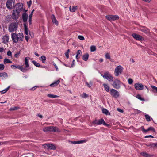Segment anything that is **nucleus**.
<instances>
[{
	"mask_svg": "<svg viewBox=\"0 0 157 157\" xmlns=\"http://www.w3.org/2000/svg\"><path fill=\"white\" fill-rule=\"evenodd\" d=\"M4 64L11 63H12V62L9 59L5 58L4 60Z\"/></svg>",
	"mask_w": 157,
	"mask_h": 157,
	"instance_id": "34",
	"label": "nucleus"
},
{
	"mask_svg": "<svg viewBox=\"0 0 157 157\" xmlns=\"http://www.w3.org/2000/svg\"><path fill=\"white\" fill-rule=\"evenodd\" d=\"M90 49L91 52H93L96 50V47L94 46H91L90 47Z\"/></svg>",
	"mask_w": 157,
	"mask_h": 157,
	"instance_id": "39",
	"label": "nucleus"
},
{
	"mask_svg": "<svg viewBox=\"0 0 157 157\" xmlns=\"http://www.w3.org/2000/svg\"><path fill=\"white\" fill-rule=\"evenodd\" d=\"M122 84V83L120 80L116 79L113 81L112 85L114 88L118 89L120 88Z\"/></svg>",
	"mask_w": 157,
	"mask_h": 157,
	"instance_id": "4",
	"label": "nucleus"
},
{
	"mask_svg": "<svg viewBox=\"0 0 157 157\" xmlns=\"http://www.w3.org/2000/svg\"><path fill=\"white\" fill-rule=\"evenodd\" d=\"M18 22L16 21L11 23L8 26V30L10 33L16 31L18 27Z\"/></svg>",
	"mask_w": 157,
	"mask_h": 157,
	"instance_id": "2",
	"label": "nucleus"
},
{
	"mask_svg": "<svg viewBox=\"0 0 157 157\" xmlns=\"http://www.w3.org/2000/svg\"><path fill=\"white\" fill-rule=\"evenodd\" d=\"M133 79L131 78H129L128 79V83L129 84H132L133 82Z\"/></svg>",
	"mask_w": 157,
	"mask_h": 157,
	"instance_id": "48",
	"label": "nucleus"
},
{
	"mask_svg": "<svg viewBox=\"0 0 157 157\" xmlns=\"http://www.w3.org/2000/svg\"><path fill=\"white\" fill-rule=\"evenodd\" d=\"M18 14L19 13H17V14L16 15L15 13L13 12L12 13V18L13 19L15 20H17L18 18Z\"/></svg>",
	"mask_w": 157,
	"mask_h": 157,
	"instance_id": "29",
	"label": "nucleus"
},
{
	"mask_svg": "<svg viewBox=\"0 0 157 157\" xmlns=\"http://www.w3.org/2000/svg\"><path fill=\"white\" fill-rule=\"evenodd\" d=\"M32 63L34 64V65L36 67H40V64L36 62L34 60H33L32 61Z\"/></svg>",
	"mask_w": 157,
	"mask_h": 157,
	"instance_id": "37",
	"label": "nucleus"
},
{
	"mask_svg": "<svg viewBox=\"0 0 157 157\" xmlns=\"http://www.w3.org/2000/svg\"><path fill=\"white\" fill-rule=\"evenodd\" d=\"M71 143L73 144H78V141H71Z\"/></svg>",
	"mask_w": 157,
	"mask_h": 157,
	"instance_id": "59",
	"label": "nucleus"
},
{
	"mask_svg": "<svg viewBox=\"0 0 157 157\" xmlns=\"http://www.w3.org/2000/svg\"><path fill=\"white\" fill-rule=\"evenodd\" d=\"M46 59V57L45 56H42L41 57L40 59L43 63H44Z\"/></svg>",
	"mask_w": 157,
	"mask_h": 157,
	"instance_id": "36",
	"label": "nucleus"
},
{
	"mask_svg": "<svg viewBox=\"0 0 157 157\" xmlns=\"http://www.w3.org/2000/svg\"><path fill=\"white\" fill-rule=\"evenodd\" d=\"M132 36L135 39L139 41L143 40L144 39V38L140 35L135 33H133Z\"/></svg>",
	"mask_w": 157,
	"mask_h": 157,
	"instance_id": "12",
	"label": "nucleus"
},
{
	"mask_svg": "<svg viewBox=\"0 0 157 157\" xmlns=\"http://www.w3.org/2000/svg\"><path fill=\"white\" fill-rule=\"evenodd\" d=\"M53 63L54 66H55V67L56 68V70H58V68L57 66H56V64L54 62H53Z\"/></svg>",
	"mask_w": 157,
	"mask_h": 157,
	"instance_id": "54",
	"label": "nucleus"
},
{
	"mask_svg": "<svg viewBox=\"0 0 157 157\" xmlns=\"http://www.w3.org/2000/svg\"><path fill=\"white\" fill-rule=\"evenodd\" d=\"M38 87V86H34L32 88L31 90H34L35 89H36Z\"/></svg>",
	"mask_w": 157,
	"mask_h": 157,
	"instance_id": "56",
	"label": "nucleus"
},
{
	"mask_svg": "<svg viewBox=\"0 0 157 157\" xmlns=\"http://www.w3.org/2000/svg\"><path fill=\"white\" fill-rule=\"evenodd\" d=\"M105 90L107 92H109V87L108 85L104 83L103 84Z\"/></svg>",
	"mask_w": 157,
	"mask_h": 157,
	"instance_id": "28",
	"label": "nucleus"
},
{
	"mask_svg": "<svg viewBox=\"0 0 157 157\" xmlns=\"http://www.w3.org/2000/svg\"><path fill=\"white\" fill-rule=\"evenodd\" d=\"M140 30L146 34L150 32L149 29L145 27H143L141 28L140 29Z\"/></svg>",
	"mask_w": 157,
	"mask_h": 157,
	"instance_id": "23",
	"label": "nucleus"
},
{
	"mask_svg": "<svg viewBox=\"0 0 157 157\" xmlns=\"http://www.w3.org/2000/svg\"><path fill=\"white\" fill-rule=\"evenodd\" d=\"M22 18L24 22H27L28 19L27 14L25 13H24L22 15Z\"/></svg>",
	"mask_w": 157,
	"mask_h": 157,
	"instance_id": "21",
	"label": "nucleus"
},
{
	"mask_svg": "<svg viewBox=\"0 0 157 157\" xmlns=\"http://www.w3.org/2000/svg\"><path fill=\"white\" fill-rule=\"evenodd\" d=\"M8 75L7 73L5 72L0 73V77L2 78L4 77H8Z\"/></svg>",
	"mask_w": 157,
	"mask_h": 157,
	"instance_id": "32",
	"label": "nucleus"
},
{
	"mask_svg": "<svg viewBox=\"0 0 157 157\" xmlns=\"http://www.w3.org/2000/svg\"><path fill=\"white\" fill-rule=\"evenodd\" d=\"M93 123L94 125H98L103 124L104 125L108 126V124L105 123L103 119L98 120H96L93 121Z\"/></svg>",
	"mask_w": 157,
	"mask_h": 157,
	"instance_id": "7",
	"label": "nucleus"
},
{
	"mask_svg": "<svg viewBox=\"0 0 157 157\" xmlns=\"http://www.w3.org/2000/svg\"><path fill=\"white\" fill-rule=\"evenodd\" d=\"M117 110L118 111H119L121 113H123V110H122L119 108H117Z\"/></svg>",
	"mask_w": 157,
	"mask_h": 157,
	"instance_id": "57",
	"label": "nucleus"
},
{
	"mask_svg": "<svg viewBox=\"0 0 157 157\" xmlns=\"http://www.w3.org/2000/svg\"><path fill=\"white\" fill-rule=\"evenodd\" d=\"M89 55L88 53H86L84 54L82 57V59L85 61H86L88 59Z\"/></svg>",
	"mask_w": 157,
	"mask_h": 157,
	"instance_id": "25",
	"label": "nucleus"
},
{
	"mask_svg": "<svg viewBox=\"0 0 157 157\" xmlns=\"http://www.w3.org/2000/svg\"><path fill=\"white\" fill-rule=\"evenodd\" d=\"M37 116L41 118H42L43 117L42 115L39 114H38Z\"/></svg>",
	"mask_w": 157,
	"mask_h": 157,
	"instance_id": "61",
	"label": "nucleus"
},
{
	"mask_svg": "<svg viewBox=\"0 0 157 157\" xmlns=\"http://www.w3.org/2000/svg\"><path fill=\"white\" fill-rule=\"evenodd\" d=\"M151 86L153 92L157 93V87L153 85H151Z\"/></svg>",
	"mask_w": 157,
	"mask_h": 157,
	"instance_id": "38",
	"label": "nucleus"
},
{
	"mask_svg": "<svg viewBox=\"0 0 157 157\" xmlns=\"http://www.w3.org/2000/svg\"><path fill=\"white\" fill-rule=\"evenodd\" d=\"M60 80H58L54 81L53 83L50 85V86L51 87H54L56 86L60 83Z\"/></svg>",
	"mask_w": 157,
	"mask_h": 157,
	"instance_id": "22",
	"label": "nucleus"
},
{
	"mask_svg": "<svg viewBox=\"0 0 157 157\" xmlns=\"http://www.w3.org/2000/svg\"><path fill=\"white\" fill-rule=\"evenodd\" d=\"M10 88V86L6 88L5 89L2 90L1 92L2 94H4L6 92V91L9 90Z\"/></svg>",
	"mask_w": 157,
	"mask_h": 157,
	"instance_id": "47",
	"label": "nucleus"
},
{
	"mask_svg": "<svg viewBox=\"0 0 157 157\" xmlns=\"http://www.w3.org/2000/svg\"><path fill=\"white\" fill-rule=\"evenodd\" d=\"M4 51V49L2 48H0V52H2Z\"/></svg>",
	"mask_w": 157,
	"mask_h": 157,
	"instance_id": "62",
	"label": "nucleus"
},
{
	"mask_svg": "<svg viewBox=\"0 0 157 157\" xmlns=\"http://www.w3.org/2000/svg\"><path fill=\"white\" fill-rule=\"evenodd\" d=\"M11 67L12 69H18L23 72H25L28 70L27 69L24 68L22 66H20L19 65L16 66L14 65H11Z\"/></svg>",
	"mask_w": 157,
	"mask_h": 157,
	"instance_id": "9",
	"label": "nucleus"
},
{
	"mask_svg": "<svg viewBox=\"0 0 157 157\" xmlns=\"http://www.w3.org/2000/svg\"><path fill=\"white\" fill-rule=\"evenodd\" d=\"M51 17L52 22L54 23L55 25H57L58 24V21L56 19L54 15V14H52L51 15Z\"/></svg>",
	"mask_w": 157,
	"mask_h": 157,
	"instance_id": "20",
	"label": "nucleus"
},
{
	"mask_svg": "<svg viewBox=\"0 0 157 157\" xmlns=\"http://www.w3.org/2000/svg\"><path fill=\"white\" fill-rule=\"evenodd\" d=\"M106 18L109 20L114 21L119 18V17L117 15H109L106 16Z\"/></svg>",
	"mask_w": 157,
	"mask_h": 157,
	"instance_id": "10",
	"label": "nucleus"
},
{
	"mask_svg": "<svg viewBox=\"0 0 157 157\" xmlns=\"http://www.w3.org/2000/svg\"><path fill=\"white\" fill-rule=\"evenodd\" d=\"M7 55L9 56H12V52L10 51H9L7 52Z\"/></svg>",
	"mask_w": 157,
	"mask_h": 157,
	"instance_id": "52",
	"label": "nucleus"
},
{
	"mask_svg": "<svg viewBox=\"0 0 157 157\" xmlns=\"http://www.w3.org/2000/svg\"><path fill=\"white\" fill-rule=\"evenodd\" d=\"M34 54L36 56H39V55L37 53V52H35Z\"/></svg>",
	"mask_w": 157,
	"mask_h": 157,
	"instance_id": "64",
	"label": "nucleus"
},
{
	"mask_svg": "<svg viewBox=\"0 0 157 157\" xmlns=\"http://www.w3.org/2000/svg\"><path fill=\"white\" fill-rule=\"evenodd\" d=\"M105 57L107 59H110V55L108 53H107L105 54Z\"/></svg>",
	"mask_w": 157,
	"mask_h": 157,
	"instance_id": "45",
	"label": "nucleus"
},
{
	"mask_svg": "<svg viewBox=\"0 0 157 157\" xmlns=\"http://www.w3.org/2000/svg\"><path fill=\"white\" fill-rule=\"evenodd\" d=\"M82 51L80 50H78L77 52V54L76 56V58L77 60H78L81 56Z\"/></svg>",
	"mask_w": 157,
	"mask_h": 157,
	"instance_id": "24",
	"label": "nucleus"
},
{
	"mask_svg": "<svg viewBox=\"0 0 157 157\" xmlns=\"http://www.w3.org/2000/svg\"><path fill=\"white\" fill-rule=\"evenodd\" d=\"M32 2L31 0H30L29 2H27V4L29 8L30 6L32 4Z\"/></svg>",
	"mask_w": 157,
	"mask_h": 157,
	"instance_id": "53",
	"label": "nucleus"
},
{
	"mask_svg": "<svg viewBox=\"0 0 157 157\" xmlns=\"http://www.w3.org/2000/svg\"><path fill=\"white\" fill-rule=\"evenodd\" d=\"M148 137H151V138H153L154 137L152 136L151 135L147 136L145 137V138H148Z\"/></svg>",
	"mask_w": 157,
	"mask_h": 157,
	"instance_id": "55",
	"label": "nucleus"
},
{
	"mask_svg": "<svg viewBox=\"0 0 157 157\" xmlns=\"http://www.w3.org/2000/svg\"><path fill=\"white\" fill-rule=\"evenodd\" d=\"M144 133L152 132L155 133V130L154 128H148L147 129H145L144 128H142L141 130Z\"/></svg>",
	"mask_w": 157,
	"mask_h": 157,
	"instance_id": "11",
	"label": "nucleus"
},
{
	"mask_svg": "<svg viewBox=\"0 0 157 157\" xmlns=\"http://www.w3.org/2000/svg\"><path fill=\"white\" fill-rule=\"evenodd\" d=\"M80 96L83 98H86L89 97L88 95L86 93H84L83 94L81 95Z\"/></svg>",
	"mask_w": 157,
	"mask_h": 157,
	"instance_id": "42",
	"label": "nucleus"
},
{
	"mask_svg": "<svg viewBox=\"0 0 157 157\" xmlns=\"http://www.w3.org/2000/svg\"><path fill=\"white\" fill-rule=\"evenodd\" d=\"M110 94L112 96L115 98H117L119 96V92L116 90L112 89L110 91Z\"/></svg>",
	"mask_w": 157,
	"mask_h": 157,
	"instance_id": "8",
	"label": "nucleus"
},
{
	"mask_svg": "<svg viewBox=\"0 0 157 157\" xmlns=\"http://www.w3.org/2000/svg\"><path fill=\"white\" fill-rule=\"evenodd\" d=\"M145 144L148 147H150L151 148H154L155 147H157V143H153L152 142H150L147 144Z\"/></svg>",
	"mask_w": 157,
	"mask_h": 157,
	"instance_id": "15",
	"label": "nucleus"
},
{
	"mask_svg": "<svg viewBox=\"0 0 157 157\" xmlns=\"http://www.w3.org/2000/svg\"><path fill=\"white\" fill-rule=\"evenodd\" d=\"M18 107H11L10 108V111H14L18 109Z\"/></svg>",
	"mask_w": 157,
	"mask_h": 157,
	"instance_id": "44",
	"label": "nucleus"
},
{
	"mask_svg": "<svg viewBox=\"0 0 157 157\" xmlns=\"http://www.w3.org/2000/svg\"><path fill=\"white\" fill-rule=\"evenodd\" d=\"M141 155L144 157H150L151 155L146 152H142L141 153Z\"/></svg>",
	"mask_w": 157,
	"mask_h": 157,
	"instance_id": "31",
	"label": "nucleus"
},
{
	"mask_svg": "<svg viewBox=\"0 0 157 157\" xmlns=\"http://www.w3.org/2000/svg\"><path fill=\"white\" fill-rule=\"evenodd\" d=\"M24 31L25 34L27 35L28 34V32L29 31L28 30V26L27 25V24L24 23Z\"/></svg>",
	"mask_w": 157,
	"mask_h": 157,
	"instance_id": "26",
	"label": "nucleus"
},
{
	"mask_svg": "<svg viewBox=\"0 0 157 157\" xmlns=\"http://www.w3.org/2000/svg\"><path fill=\"white\" fill-rule=\"evenodd\" d=\"M101 75L104 78L109 81H113V77L109 72L106 71L104 74H101Z\"/></svg>",
	"mask_w": 157,
	"mask_h": 157,
	"instance_id": "5",
	"label": "nucleus"
},
{
	"mask_svg": "<svg viewBox=\"0 0 157 157\" xmlns=\"http://www.w3.org/2000/svg\"><path fill=\"white\" fill-rule=\"evenodd\" d=\"M26 40L28 42V36H26L25 37Z\"/></svg>",
	"mask_w": 157,
	"mask_h": 157,
	"instance_id": "63",
	"label": "nucleus"
},
{
	"mask_svg": "<svg viewBox=\"0 0 157 157\" xmlns=\"http://www.w3.org/2000/svg\"><path fill=\"white\" fill-rule=\"evenodd\" d=\"M69 53H68V52H66L65 53V56H66V57L67 58H68L69 57Z\"/></svg>",
	"mask_w": 157,
	"mask_h": 157,
	"instance_id": "58",
	"label": "nucleus"
},
{
	"mask_svg": "<svg viewBox=\"0 0 157 157\" xmlns=\"http://www.w3.org/2000/svg\"><path fill=\"white\" fill-rule=\"evenodd\" d=\"M136 97L137 98L140 100H141V101H144V99L143 98H142L141 97V95L140 94L137 95H136Z\"/></svg>",
	"mask_w": 157,
	"mask_h": 157,
	"instance_id": "43",
	"label": "nucleus"
},
{
	"mask_svg": "<svg viewBox=\"0 0 157 157\" xmlns=\"http://www.w3.org/2000/svg\"><path fill=\"white\" fill-rule=\"evenodd\" d=\"M123 67L121 65L118 66L115 69L114 74L116 76H118L122 73L123 70Z\"/></svg>",
	"mask_w": 157,
	"mask_h": 157,
	"instance_id": "6",
	"label": "nucleus"
},
{
	"mask_svg": "<svg viewBox=\"0 0 157 157\" xmlns=\"http://www.w3.org/2000/svg\"><path fill=\"white\" fill-rule=\"evenodd\" d=\"M30 59V58L29 57H26L25 58V67L24 68L27 69L29 66V65L28 63V61Z\"/></svg>",
	"mask_w": 157,
	"mask_h": 157,
	"instance_id": "18",
	"label": "nucleus"
},
{
	"mask_svg": "<svg viewBox=\"0 0 157 157\" xmlns=\"http://www.w3.org/2000/svg\"><path fill=\"white\" fill-rule=\"evenodd\" d=\"M78 38L80 40H84V38L82 36L79 35L78 36Z\"/></svg>",
	"mask_w": 157,
	"mask_h": 157,
	"instance_id": "51",
	"label": "nucleus"
},
{
	"mask_svg": "<svg viewBox=\"0 0 157 157\" xmlns=\"http://www.w3.org/2000/svg\"><path fill=\"white\" fill-rule=\"evenodd\" d=\"M87 141V140H81L80 141H78V144H80V143H82L85 142H86V141Z\"/></svg>",
	"mask_w": 157,
	"mask_h": 157,
	"instance_id": "46",
	"label": "nucleus"
},
{
	"mask_svg": "<svg viewBox=\"0 0 157 157\" xmlns=\"http://www.w3.org/2000/svg\"><path fill=\"white\" fill-rule=\"evenodd\" d=\"M32 13H31L29 16V25L32 24Z\"/></svg>",
	"mask_w": 157,
	"mask_h": 157,
	"instance_id": "35",
	"label": "nucleus"
},
{
	"mask_svg": "<svg viewBox=\"0 0 157 157\" xmlns=\"http://www.w3.org/2000/svg\"><path fill=\"white\" fill-rule=\"evenodd\" d=\"M11 38L13 42L17 43L19 41H22L24 39V35L22 33H19L18 34L12 33L11 34Z\"/></svg>",
	"mask_w": 157,
	"mask_h": 157,
	"instance_id": "1",
	"label": "nucleus"
},
{
	"mask_svg": "<svg viewBox=\"0 0 157 157\" xmlns=\"http://www.w3.org/2000/svg\"><path fill=\"white\" fill-rule=\"evenodd\" d=\"M22 4L20 3H18L17 4L16 11L17 13H19L21 11L23 7V6Z\"/></svg>",
	"mask_w": 157,
	"mask_h": 157,
	"instance_id": "14",
	"label": "nucleus"
},
{
	"mask_svg": "<svg viewBox=\"0 0 157 157\" xmlns=\"http://www.w3.org/2000/svg\"><path fill=\"white\" fill-rule=\"evenodd\" d=\"M144 116L147 121H151V119L152 120V119L148 114H145Z\"/></svg>",
	"mask_w": 157,
	"mask_h": 157,
	"instance_id": "30",
	"label": "nucleus"
},
{
	"mask_svg": "<svg viewBox=\"0 0 157 157\" xmlns=\"http://www.w3.org/2000/svg\"><path fill=\"white\" fill-rule=\"evenodd\" d=\"M9 36L7 34L4 36L2 38V42L4 44L7 43L9 42Z\"/></svg>",
	"mask_w": 157,
	"mask_h": 157,
	"instance_id": "16",
	"label": "nucleus"
},
{
	"mask_svg": "<svg viewBox=\"0 0 157 157\" xmlns=\"http://www.w3.org/2000/svg\"><path fill=\"white\" fill-rule=\"evenodd\" d=\"M75 60H73L72 62L71 66H68V67L71 68L73 66L75 65Z\"/></svg>",
	"mask_w": 157,
	"mask_h": 157,
	"instance_id": "50",
	"label": "nucleus"
},
{
	"mask_svg": "<svg viewBox=\"0 0 157 157\" xmlns=\"http://www.w3.org/2000/svg\"><path fill=\"white\" fill-rule=\"evenodd\" d=\"M47 96L50 98H58L59 97V96L56 95H54L53 94H48L47 95Z\"/></svg>",
	"mask_w": 157,
	"mask_h": 157,
	"instance_id": "33",
	"label": "nucleus"
},
{
	"mask_svg": "<svg viewBox=\"0 0 157 157\" xmlns=\"http://www.w3.org/2000/svg\"><path fill=\"white\" fill-rule=\"evenodd\" d=\"M46 146L48 149L55 150L56 148V146L53 144H46Z\"/></svg>",
	"mask_w": 157,
	"mask_h": 157,
	"instance_id": "19",
	"label": "nucleus"
},
{
	"mask_svg": "<svg viewBox=\"0 0 157 157\" xmlns=\"http://www.w3.org/2000/svg\"><path fill=\"white\" fill-rule=\"evenodd\" d=\"M77 9V6H72L71 7V6H70L69 7L70 11L72 12H75V11Z\"/></svg>",
	"mask_w": 157,
	"mask_h": 157,
	"instance_id": "27",
	"label": "nucleus"
},
{
	"mask_svg": "<svg viewBox=\"0 0 157 157\" xmlns=\"http://www.w3.org/2000/svg\"><path fill=\"white\" fill-rule=\"evenodd\" d=\"M43 130L46 133H49L52 132H58L60 131L59 128H43Z\"/></svg>",
	"mask_w": 157,
	"mask_h": 157,
	"instance_id": "3",
	"label": "nucleus"
},
{
	"mask_svg": "<svg viewBox=\"0 0 157 157\" xmlns=\"http://www.w3.org/2000/svg\"><path fill=\"white\" fill-rule=\"evenodd\" d=\"M13 0H8L6 3L7 7L9 9H12V3Z\"/></svg>",
	"mask_w": 157,
	"mask_h": 157,
	"instance_id": "17",
	"label": "nucleus"
},
{
	"mask_svg": "<svg viewBox=\"0 0 157 157\" xmlns=\"http://www.w3.org/2000/svg\"><path fill=\"white\" fill-rule=\"evenodd\" d=\"M85 83L87 86L89 88L91 87L92 86L93 84L92 82L91 81H90L89 83H88V82H86Z\"/></svg>",
	"mask_w": 157,
	"mask_h": 157,
	"instance_id": "40",
	"label": "nucleus"
},
{
	"mask_svg": "<svg viewBox=\"0 0 157 157\" xmlns=\"http://www.w3.org/2000/svg\"><path fill=\"white\" fill-rule=\"evenodd\" d=\"M135 88L137 90H142L144 88V86L142 83H136L135 85Z\"/></svg>",
	"mask_w": 157,
	"mask_h": 157,
	"instance_id": "13",
	"label": "nucleus"
},
{
	"mask_svg": "<svg viewBox=\"0 0 157 157\" xmlns=\"http://www.w3.org/2000/svg\"><path fill=\"white\" fill-rule=\"evenodd\" d=\"M102 111L103 113L106 115L108 114V113L110 114V113L109 112L108 110L105 109H102Z\"/></svg>",
	"mask_w": 157,
	"mask_h": 157,
	"instance_id": "41",
	"label": "nucleus"
},
{
	"mask_svg": "<svg viewBox=\"0 0 157 157\" xmlns=\"http://www.w3.org/2000/svg\"><path fill=\"white\" fill-rule=\"evenodd\" d=\"M19 53H17L15 54L14 56L16 58H17L19 56Z\"/></svg>",
	"mask_w": 157,
	"mask_h": 157,
	"instance_id": "60",
	"label": "nucleus"
},
{
	"mask_svg": "<svg viewBox=\"0 0 157 157\" xmlns=\"http://www.w3.org/2000/svg\"><path fill=\"white\" fill-rule=\"evenodd\" d=\"M5 67L4 65L2 64H0V70H3Z\"/></svg>",
	"mask_w": 157,
	"mask_h": 157,
	"instance_id": "49",
	"label": "nucleus"
}]
</instances>
